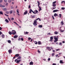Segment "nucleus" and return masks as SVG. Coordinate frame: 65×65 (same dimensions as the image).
Wrapping results in <instances>:
<instances>
[{"label":"nucleus","instance_id":"obj_47","mask_svg":"<svg viewBox=\"0 0 65 65\" xmlns=\"http://www.w3.org/2000/svg\"><path fill=\"white\" fill-rule=\"evenodd\" d=\"M52 18L53 19V20H54V19H55V18H54V16H52Z\"/></svg>","mask_w":65,"mask_h":65},{"label":"nucleus","instance_id":"obj_58","mask_svg":"<svg viewBox=\"0 0 65 65\" xmlns=\"http://www.w3.org/2000/svg\"><path fill=\"white\" fill-rule=\"evenodd\" d=\"M52 56H54V55H55V54H54V53H53L52 54Z\"/></svg>","mask_w":65,"mask_h":65},{"label":"nucleus","instance_id":"obj_48","mask_svg":"<svg viewBox=\"0 0 65 65\" xmlns=\"http://www.w3.org/2000/svg\"><path fill=\"white\" fill-rule=\"evenodd\" d=\"M4 1L5 2H7V0H4Z\"/></svg>","mask_w":65,"mask_h":65},{"label":"nucleus","instance_id":"obj_60","mask_svg":"<svg viewBox=\"0 0 65 65\" xmlns=\"http://www.w3.org/2000/svg\"><path fill=\"white\" fill-rule=\"evenodd\" d=\"M5 15H6V16H7V17H8V16H9L8 15H7L6 14H5Z\"/></svg>","mask_w":65,"mask_h":65},{"label":"nucleus","instance_id":"obj_25","mask_svg":"<svg viewBox=\"0 0 65 65\" xmlns=\"http://www.w3.org/2000/svg\"><path fill=\"white\" fill-rule=\"evenodd\" d=\"M8 33L10 34V35H11L12 34V32L11 31H9L8 32Z\"/></svg>","mask_w":65,"mask_h":65},{"label":"nucleus","instance_id":"obj_30","mask_svg":"<svg viewBox=\"0 0 65 65\" xmlns=\"http://www.w3.org/2000/svg\"><path fill=\"white\" fill-rule=\"evenodd\" d=\"M61 24L62 25H64V24L63 22L62 21L61 22Z\"/></svg>","mask_w":65,"mask_h":65},{"label":"nucleus","instance_id":"obj_18","mask_svg":"<svg viewBox=\"0 0 65 65\" xmlns=\"http://www.w3.org/2000/svg\"><path fill=\"white\" fill-rule=\"evenodd\" d=\"M17 37H18V36L17 35H15L13 37V38H17Z\"/></svg>","mask_w":65,"mask_h":65},{"label":"nucleus","instance_id":"obj_33","mask_svg":"<svg viewBox=\"0 0 65 65\" xmlns=\"http://www.w3.org/2000/svg\"><path fill=\"white\" fill-rule=\"evenodd\" d=\"M8 2L9 3H10L11 2V0H8Z\"/></svg>","mask_w":65,"mask_h":65},{"label":"nucleus","instance_id":"obj_50","mask_svg":"<svg viewBox=\"0 0 65 65\" xmlns=\"http://www.w3.org/2000/svg\"><path fill=\"white\" fill-rule=\"evenodd\" d=\"M2 28L0 27V30H2Z\"/></svg>","mask_w":65,"mask_h":65},{"label":"nucleus","instance_id":"obj_54","mask_svg":"<svg viewBox=\"0 0 65 65\" xmlns=\"http://www.w3.org/2000/svg\"><path fill=\"white\" fill-rule=\"evenodd\" d=\"M18 40H19V41H21V39L20 38H19L18 39Z\"/></svg>","mask_w":65,"mask_h":65},{"label":"nucleus","instance_id":"obj_2","mask_svg":"<svg viewBox=\"0 0 65 65\" xmlns=\"http://www.w3.org/2000/svg\"><path fill=\"white\" fill-rule=\"evenodd\" d=\"M39 20V21H41V20L40 19V18H37V19H36V20H35L34 21V23L33 24L35 26H36L37 25V21L38 20Z\"/></svg>","mask_w":65,"mask_h":65},{"label":"nucleus","instance_id":"obj_22","mask_svg":"<svg viewBox=\"0 0 65 65\" xmlns=\"http://www.w3.org/2000/svg\"><path fill=\"white\" fill-rule=\"evenodd\" d=\"M5 21L6 22V23H9V21L7 19H6L5 20Z\"/></svg>","mask_w":65,"mask_h":65},{"label":"nucleus","instance_id":"obj_19","mask_svg":"<svg viewBox=\"0 0 65 65\" xmlns=\"http://www.w3.org/2000/svg\"><path fill=\"white\" fill-rule=\"evenodd\" d=\"M1 36L3 38L4 37V36H5V35H2Z\"/></svg>","mask_w":65,"mask_h":65},{"label":"nucleus","instance_id":"obj_14","mask_svg":"<svg viewBox=\"0 0 65 65\" xmlns=\"http://www.w3.org/2000/svg\"><path fill=\"white\" fill-rule=\"evenodd\" d=\"M32 11H33V10H32V9H30L29 11V13H31V12H32Z\"/></svg>","mask_w":65,"mask_h":65},{"label":"nucleus","instance_id":"obj_24","mask_svg":"<svg viewBox=\"0 0 65 65\" xmlns=\"http://www.w3.org/2000/svg\"><path fill=\"white\" fill-rule=\"evenodd\" d=\"M8 42L9 43H11V41L9 40L8 41Z\"/></svg>","mask_w":65,"mask_h":65},{"label":"nucleus","instance_id":"obj_4","mask_svg":"<svg viewBox=\"0 0 65 65\" xmlns=\"http://www.w3.org/2000/svg\"><path fill=\"white\" fill-rule=\"evenodd\" d=\"M12 33L13 35H15L16 34V31L14 30H13L12 31Z\"/></svg>","mask_w":65,"mask_h":65},{"label":"nucleus","instance_id":"obj_13","mask_svg":"<svg viewBox=\"0 0 65 65\" xmlns=\"http://www.w3.org/2000/svg\"><path fill=\"white\" fill-rule=\"evenodd\" d=\"M0 7H5V6L3 5H2L1 4H0Z\"/></svg>","mask_w":65,"mask_h":65},{"label":"nucleus","instance_id":"obj_49","mask_svg":"<svg viewBox=\"0 0 65 65\" xmlns=\"http://www.w3.org/2000/svg\"><path fill=\"white\" fill-rule=\"evenodd\" d=\"M3 2V0H0V2L2 3V2Z\"/></svg>","mask_w":65,"mask_h":65},{"label":"nucleus","instance_id":"obj_61","mask_svg":"<svg viewBox=\"0 0 65 65\" xmlns=\"http://www.w3.org/2000/svg\"><path fill=\"white\" fill-rule=\"evenodd\" d=\"M8 20L9 21H10V19L9 18H8Z\"/></svg>","mask_w":65,"mask_h":65},{"label":"nucleus","instance_id":"obj_57","mask_svg":"<svg viewBox=\"0 0 65 65\" xmlns=\"http://www.w3.org/2000/svg\"><path fill=\"white\" fill-rule=\"evenodd\" d=\"M1 34H2V32L0 31V36L1 35Z\"/></svg>","mask_w":65,"mask_h":65},{"label":"nucleus","instance_id":"obj_15","mask_svg":"<svg viewBox=\"0 0 65 65\" xmlns=\"http://www.w3.org/2000/svg\"><path fill=\"white\" fill-rule=\"evenodd\" d=\"M58 15L56 13H55L54 15V16L55 17H57V16H58Z\"/></svg>","mask_w":65,"mask_h":65},{"label":"nucleus","instance_id":"obj_45","mask_svg":"<svg viewBox=\"0 0 65 65\" xmlns=\"http://www.w3.org/2000/svg\"><path fill=\"white\" fill-rule=\"evenodd\" d=\"M59 45H61L62 46V42H60V43H59Z\"/></svg>","mask_w":65,"mask_h":65},{"label":"nucleus","instance_id":"obj_28","mask_svg":"<svg viewBox=\"0 0 65 65\" xmlns=\"http://www.w3.org/2000/svg\"><path fill=\"white\" fill-rule=\"evenodd\" d=\"M29 33V32L26 31L25 33V32H24V34H28Z\"/></svg>","mask_w":65,"mask_h":65},{"label":"nucleus","instance_id":"obj_1","mask_svg":"<svg viewBox=\"0 0 65 65\" xmlns=\"http://www.w3.org/2000/svg\"><path fill=\"white\" fill-rule=\"evenodd\" d=\"M22 59V57L20 56L17 58V59L15 60V62L17 63H19L20 61L22 60H21Z\"/></svg>","mask_w":65,"mask_h":65},{"label":"nucleus","instance_id":"obj_16","mask_svg":"<svg viewBox=\"0 0 65 65\" xmlns=\"http://www.w3.org/2000/svg\"><path fill=\"white\" fill-rule=\"evenodd\" d=\"M33 62H31L29 63V65H33Z\"/></svg>","mask_w":65,"mask_h":65},{"label":"nucleus","instance_id":"obj_44","mask_svg":"<svg viewBox=\"0 0 65 65\" xmlns=\"http://www.w3.org/2000/svg\"><path fill=\"white\" fill-rule=\"evenodd\" d=\"M21 40L22 41H23V40H24V39L23 38H21Z\"/></svg>","mask_w":65,"mask_h":65},{"label":"nucleus","instance_id":"obj_20","mask_svg":"<svg viewBox=\"0 0 65 65\" xmlns=\"http://www.w3.org/2000/svg\"><path fill=\"white\" fill-rule=\"evenodd\" d=\"M35 13L36 14V13H39V12H38V11H37V10H35Z\"/></svg>","mask_w":65,"mask_h":65},{"label":"nucleus","instance_id":"obj_37","mask_svg":"<svg viewBox=\"0 0 65 65\" xmlns=\"http://www.w3.org/2000/svg\"><path fill=\"white\" fill-rule=\"evenodd\" d=\"M6 12L7 14H8L9 13V12L8 11H6Z\"/></svg>","mask_w":65,"mask_h":65},{"label":"nucleus","instance_id":"obj_8","mask_svg":"<svg viewBox=\"0 0 65 65\" xmlns=\"http://www.w3.org/2000/svg\"><path fill=\"white\" fill-rule=\"evenodd\" d=\"M28 13V11H25V12H24V15H26Z\"/></svg>","mask_w":65,"mask_h":65},{"label":"nucleus","instance_id":"obj_26","mask_svg":"<svg viewBox=\"0 0 65 65\" xmlns=\"http://www.w3.org/2000/svg\"><path fill=\"white\" fill-rule=\"evenodd\" d=\"M60 31L61 32H64V30H62V29L60 30Z\"/></svg>","mask_w":65,"mask_h":65},{"label":"nucleus","instance_id":"obj_23","mask_svg":"<svg viewBox=\"0 0 65 65\" xmlns=\"http://www.w3.org/2000/svg\"><path fill=\"white\" fill-rule=\"evenodd\" d=\"M3 9L4 10V11H6V10H7V9H6V8H3Z\"/></svg>","mask_w":65,"mask_h":65},{"label":"nucleus","instance_id":"obj_63","mask_svg":"<svg viewBox=\"0 0 65 65\" xmlns=\"http://www.w3.org/2000/svg\"><path fill=\"white\" fill-rule=\"evenodd\" d=\"M60 50L58 49H57L56 50V51H59Z\"/></svg>","mask_w":65,"mask_h":65},{"label":"nucleus","instance_id":"obj_51","mask_svg":"<svg viewBox=\"0 0 65 65\" xmlns=\"http://www.w3.org/2000/svg\"><path fill=\"white\" fill-rule=\"evenodd\" d=\"M35 16L34 15L32 17V18H35Z\"/></svg>","mask_w":65,"mask_h":65},{"label":"nucleus","instance_id":"obj_10","mask_svg":"<svg viewBox=\"0 0 65 65\" xmlns=\"http://www.w3.org/2000/svg\"><path fill=\"white\" fill-rule=\"evenodd\" d=\"M8 52L9 53H11V52H12V50L11 49H10L8 50Z\"/></svg>","mask_w":65,"mask_h":65},{"label":"nucleus","instance_id":"obj_53","mask_svg":"<svg viewBox=\"0 0 65 65\" xmlns=\"http://www.w3.org/2000/svg\"><path fill=\"white\" fill-rule=\"evenodd\" d=\"M14 23H15V24H16V25H18V24L17 23V22H14Z\"/></svg>","mask_w":65,"mask_h":65},{"label":"nucleus","instance_id":"obj_39","mask_svg":"<svg viewBox=\"0 0 65 65\" xmlns=\"http://www.w3.org/2000/svg\"><path fill=\"white\" fill-rule=\"evenodd\" d=\"M11 20L12 21H13V20H14V18H11Z\"/></svg>","mask_w":65,"mask_h":65},{"label":"nucleus","instance_id":"obj_32","mask_svg":"<svg viewBox=\"0 0 65 65\" xmlns=\"http://www.w3.org/2000/svg\"><path fill=\"white\" fill-rule=\"evenodd\" d=\"M0 14H3V12H2L1 11L0 12Z\"/></svg>","mask_w":65,"mask_h":65},{"label":"nucleus","instance_id":"obj_5","mask_svg":"<svg viewBox=\"0 0 65 65\" xmlns=\"http://www.w3.org/2000/svg\"><path fill=\"white\" fill-rule=\"evenodd\" d=\"M56 4H53V9H55L56 8Z\"/></svg>","mask_w":65,"mask_h":65},{"label":"nucleus","instance_id":"obj_31","mask_svg":"<svg viewBox=\"0 0 65 65\" xmlns=\"http://www.w3.org/2000/svg\"><path fill=\"white\" fill-rule=\"evenodd\" d=\"M35 43V44H37L38 42L36 41H35L34 42Z\"/></svg>","mask_w":65,"mask_h":65},{"label":"nucleus","instance_id":"obj_52","mask_svg":"<svg viewBox=\"0 0 65 65\" xmlns=\"http://www.w3.org/2000/svg\"><path fill=\"white\" fill-rule=\"evenodd\" d=\"M11 9H13L14 8V7H11Z\"/></svg>","mask_w":65,"mask_h":65},{"label":"nucleus","instance_id":"obj_12","mask_svg":"<svg viewBox=\"0 0 65 65\" xmlns=\"http://www.w3.org/2000/svg\"><path fill=\"white\" fill-rule=\"evenodd\" d=\"M59 10H54L53 11V12H57V11H59Z\"/></svg>","mask_w":65,"mask_h":65},{"label":"nucleus","instance_id":"obj_27","mask_svg":"<svg viewBox=\"0 0 65 65\" xmlns=\"http://www.w3.org/2000/svg\"><path fill=\"white\" fill-rule=\"evenodd\" d=\"M12 10H10V14H11L12 13Z\"/></svg>","mask_w":65,"mask_h":65},{"label":"nucleus","instance_id":"obj_41","mask_svg":"<svg viewBox=\"0 0 65 65\" xmlns=\"http://www.w3.org/2000/svg\"><path fill=\"white\" fill-rule=\"evenodd\" d=\"M38 53L40 54V51H39V50H38Z\"/></svg>","mask_w":65,"mask_h":65},{"label":"nucleus","instance_id":"obj_62","mask_svg":"<svg viewBox=\"0 0 65 65\" xmlns=\"http://www.w3.org/2000/svg\"><path fill=\"white\" fill-rule=\"evenodd\" d=\"M51 49H52V50H53L54 49L52 47H51Z\"/></svg>","mask_w":65,"mask_h":65},{"label":"nucleus","instance_id":"obj_55","mask_svg":"<svg viewBox=\"0 0 65 65\" xmlns=\"http://www.w3.org/2000/svg\"><path fill=\"white\" fill-rule=\"evenodd\" d=\"M32 12H33V13H34V14H36V13H35V12H33V11H32Z\"/></svg>","mask_w":65,"mask_h":65},{"label":"nucleus","instance_id":"obj_11","mask_svg":"<svg viewBox=\"0 0 65 65\" xmlns=\"http://www.w3.org/2000/svg\"><path fill=\"white\" fill-rule=\"evenodd\" d=\"M19 56H20L19 54H17L15 55V56L16 57H18Z\"/></svg>","mask_w":65,"mask_h":65},{"label":"nucleus","instance_id":"obj_46","mask_svg":"<svg viewBox=\"0 0 65 65\" xmlns=\"http://www.w3.org/2000/svg\"><path fill=\"white\" fill-rule=\"evenodd\" d=\"M59 17H60V18H61V14H59Z\"/></svg>","mask_w":65,"mask_h":65},{"label":"nucleus","instance_id":"obj_43","mask_svg":"<svg viewBox=\"0 0 65 65\" xmlns=\"http://www.w3.org/2000/svg\"><path fill=\"white\" fill-rule=\"evenodd\" d=\"M61 9H62V10H64V9H65V8L64 7H62L61 8Z\"/></svg>","mask_w":65,"mask_h":65},{"label":"nucleus","instance_id":"obj_21","mask_svg":"<svg viewBox=\"0 0 65 65\" xmlns=\"http://www.w3.org/2000/svg\"><path fill=\"white\" fill-rule=\"evenodd\" d=\"M60 62L61 64H62H62H63V63H64V62H63L62 60H60Z\"/></svg>","mask_w":65,"mask_h":65},{"label":"nucleus","instance_id":"obj_40","mask_svg":"<svg viewBox=\"0 0 65 65\" xmlns=\"http://www.w3.org/2000/svg\"><path fill=\"white\" fill-rule=\"evenodd\" d=\"M56 3V1H55L53 3V4H55Z\"/></svg>","mask_w":65,"mask_h":65},{"label":"nucleus","instance_id":"obj_64","mask_svg":"<svg viewBox=\"0 0 65 65\" xmlns=\"http://www.w3.org/2000/svg\"><path fill=\"white\" fill-rule=\"evenodd\" d=\"M52 65H56V64L55 63H53V64Z\"/></svg>","mask_w":65,"mask_h":65},{"label":"nucleus","instance_id":"obj_17","mask_svg":"<svg viewBox=\"0 0 65 65\" xmlns=\"http://www.w3.org/2000/svg\"><path fill=\"white\" fill-rule=\"evenodd\" d=\"M38 27H39V28H42V25H40L38 26Z\"/></svg>","mask_w":65,"mask_h":65},{"label":"nucleus","instance_id":"obj_42","mask_svg":"<svg viewBox=\"0 0 65 65\" xmlns=\"http://www.w3.org/2000/svg\"><path fill=\"white\" fill-rule=\"evenodd\" d=\"M28 8L29 9H30V8H31V6L30 5H29L28 6Z\"/></svg>","mask_w":65,"mask_h":65},{"label":"nucleus","instance_id":"obj_7","mask_svg":"<svg viewBox=\"0 0 65 65\" xmlns=\"http://www.w3.org/2000/svg\"><path fill=\"white\" fill-rule=\"evenodd\" d=\"M50 40H49L50 41H53V37H50Z\"/></svg>","mask_w":65,"mask_h":65},{"label":"nucleus","instance_id":"obj_59","mask_svg":"<svg viewBox=\"0 0 65 65\" xmlns=\"http://www.w3.org/2000/svg\"><path fill=\"white\" fill-rule=\"evenodd\" d=\"M57 41H57L56 40H55V41H54V42H57Z\"/></svg>","mask_w":65,"mask_h":65},{"label":"nucleus","instance_id":"obj_35","mask_svg":"<svg viewBox=\"0 0 65 65\" xmlns=\"http://www.w3.org/2000/svg\"><path fill=\"white\" fill-rule=\"evenodd\" d=\"M63 3H64V4H65V2L64 1H63L61 2V4H62Z\"/></svg>","mask_w":65,"mask_h":65},{"label":"nucleus","instance_id":"obj_34","mask_svg":"<svg viewBox=\"0 0 65 65\" xmlns=\"http://www.w3.org/2000/svg\"><path fill=\"white\" fill-rule=\"evenodd\" d=\"M47 48V50H49V47H46Z\"/></svg>","mask_w":65,"mask_h":65},{"label":"nucleus","instance_id":"obj_38","mask_svg":"<svg viewBox=\"0 0 65 65\" xmlns=\"http://www.w3.org/2000/svg\"><path fill=\"white\" fill-rule=\"evenodd\" d=\"M17 12L18 13H19V9H17Z\"/></svg>","mask_w":65,"mask_h":65},{"label":"nucleus","instance_id":"obj_56","mask_svg":"<svg viewBox=\"0 0 65 65\" xmlns=\"http://www.w3.org/2000/svg\"><path fill=\"white\" fill-rule=\"evenodd\" d=\"M15 57H16V56H15H15L13 57V59H15Z\"/></svg>","mask_w":65,"mask_h":65},{"label":"nucleus","instance_id":"obj_36","mask_svg":"<svg viewBox=\"0 0 65 65\" xmlns=\"http://www.w3.org/2000/svg\"><path fill=\"white\" fill-rule=\"evenodd\" d=\"M31 39V38H28V40H30Z\"/></svg>","mask_w":65,"mask_h":65},{"label":"nucleus","instance_id":"obj_6","mask_svg":"<svg viewBox=\"0 0 65 65\" xmlns=\"http://www.w3.org/2000/svg\"><path fill=\"white\" fill-rule=\"evenodd\" d=\"M57 37H56V36H55L54 37V38L55 39V40H56L57 41H58V36H57Z\"/></svg>","mask_w":65,"mask_h":65},{"label":"nucleus","instance_id":"obj_3","mask_svg":"<svg viewBox=\"0 0 65 65\" xmlns=\"http://www.w3.org/2000/svg\"><path fill=\"white\" fill-rule=\"evenodd\" d=\"M37 3H38V6L39 8V11H40L42 10V9H41V8L39 6V5L40 4V3L39 2V1H37Z\"/></svg>","mask_w":65,"mask_h":65},{"label":"nucleus","instance_id":"obj_9","mask_svg":"<svg viewBox=\"0 0 65 65\" xmlns=\"http://www.w3.org/2000/svg\"><path fill=\"white\" fill-rule=\"evenodd\" d=\"M38 44H39V45H41V44H42L41 42L40 41H39L38 42Z\"/></svg>","mask_w":65,"mask_h":65},{"label":"nucleus","instance_id":"obj_29","mask_svg":"<svg viewBox=\"0 0 65 65\" xmlns=\"http://www.w3.org/2000/svg\"><path fill=\"white\" fill-rule=\"evenodd\" d=\"M58 32L57 31H55V32H54V34H58Z\"/></svg>","mask_w":65,"mask_h":65}]
</instances>
